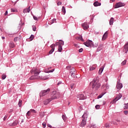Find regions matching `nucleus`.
<instances>
[{
	"instance_id": "1",
	"label": "nucleus",
	"mask_w": 128,
	"mask_h": 128,
	"mask_svg": "<svg viewBox=\"0 0 128 128\" xmlns=\"http://www.w3.org/2000/svg\"><path fill=\"white\" fill-rule=\"evenodd\" d=\"M60 96V94L56 92V91H54L52 92V95H51V98L47 99L45 100L44 102V104L45 105L48 104L52 100H56Z\"/></svg>"
},
{
	"instance_id": "2",
	"label": "nucleus",
	"mask_w": 128,
	"mask_h": 128,
	"mask_svg": "<svg viewBox=\"0 0 128 128\" xmlns=\"http://www.w3.org/2000/svg\"><path fill=\"white\" fill-rule=\"evenodd\" d=\"M92 88L94 90H98L100 88V83L97 79H94L92 82Z\"/></svg>"
},
{
	"instance_id": "3",
	"label": "nucleus",
	"mask_w": 128,
	"mask_h": 128,
	"mask_svg": "<svg viewBox=\"0 0 128 128\" xmlns=\"http://www.w3.org/2000/svg\"><path fill=\"white\" fill-rule=\"evenodd\" d=\"M88 112H85L84 113V114L82 116V122L80 124V126H82V128H84L86 124V120H88Z\"/></svg>"
},
{
	"instance_id": "4",
	"label": "nucleus",
	"mask_w": 128,
	"mask_h": 128,
	"mask_svg": "<svg viewBox=\"0 0 128 128\" xmlns=\"http://www.w3.org/2000/svg\"><path fill=\"white\" fill-rule=\"evenodd\" d=\"M84 44L87 46L88 48H96L98 46V43H96L95 44H94V42L92 40H88L86 42L84 43Z\"/></svg>"
},
{
	"instance_id": "5",
	"label": "nucleus",
	"mask_w": 128,
	"mask_h": 128,
	"mask_svg": "<svg viewBox=\"0 0 128 128\" xmlns=\"http://www.w3.org/2000/svg\"><path fill=\"white\" fill-rule=\"evenodd\" d=\"M50 92V88H48L46 90H42L40 93V96H44L48 94Z\"/></svg>"
},
{
	"instance_id": "6",
	"label": "nucleus",
	"mask_w": 128,
	"mask_h": 128,
	"mask_svg": "<svg viewBox=\"0 0 128 128\" xmlns=\"http://www.w3.org/2000/svg\"><path fill=\"white\" fill-rule=\"evenodd\" d=\"M116 88L118 92V90H120L122 88V84L120 83V80L117 82Z\"/></svg>"
},
{
	"instance_id": "7",
	"label": "nucleus",
	"mask_w": 128,
	"mask_h": 128,
	"mask_svg": "<svg viewBox=\"0 0 128 128\" xmlns=\"http://www.w3.org/2000/svg\"><path fill=\"white\" fill-rule=\"evenodd\" d=\"M31 73L34 74V76H38L40 74V72H38V70L36 68H33L31 70Z\"/></svg>"
},
{
	"instance_id": "8",
	"label": "nucleus",
	"mask_w": 128,
	"mask_h": 128,
	"mask_svg": "<svg viewBox=\"0 0 128 128\" xmlns=\"http://www.w3.org/2000/svg\"><path fill=\"white\" fill-rule=\"evenodd\" d=\"M126 4L122 2H117L114 8H122V6H124Z\"/></svg>"
},
{
	"instance_id": "9",
	"label": "nucleus",
	"mask_w": 128,
	"mask_h": 128,
	"mask_svg": "<svg viewBox=\"0 0 128 128\" xmlns=\"http://www.w3.org/2000/svg\"><path fill=\"white\" fill-rule=\"evenodd\" d=\"M123 52L125 54H127L128 52V42L125 44L124 46V49H123Z\"/></svg>"
},
{
	"instance_id": "10",
	"label": "nucleus",
	"mask_w": 128,
	"mask_h": 128,
	"mask_svg": "<svg viewBox=\"0 0 128 128\" xmlns=\"http://www.w3.org/2000/svg\"><path fill=\"white\" fill-rule=\"evenodd\" d=\"M122 98V94H119L117 96L114 100V102H118V100H120V98Z\"/></svg>"
},
{
	"instance_id": "11",
	"label": "nucleus",
	"mask_w": 128,
	"mask_h": 128,
	"mask_svg": "<svg viewBox=\"0 0 128 128\" xmlns=\"http://www.w3.org/2000/svg\"><path fill=\"white\" fill-rule=\"evenodd\" d=\"M18 124V120H16L14 122L9 124L10 126H16Z\"/></svg>"
},
{
	"instance_id": "12",
	"label": "nucleus",
	"mask_w": 128,
	"mask_h": 128,
	"mask_svg": "<svg viewBox=\"0 0 128 128\" xmlns=\"http://www.w3.org/2000/svg\"><path fill=\"white\" fill-rule=\"evenodd\" d=\"M82 26L84 30H88V24L87 22H84L82 24Z\"/></svg>"
},
{
	"instance_id": "13",
	"label": "nucleus",
	"mask_w": 128,
	"mask_h": 128,
	"mask_svg": "<svg viewBox=\"0 0 128 128\" xmlns=\"http://www.w3.org/2000/svg\"><path fill=\"white\" fill-rule=\"evenodd\" d=\"M78 98H80L79 100H86V97H84V94H79L78 96Z\"/></svg>"
},
{
	"instance_id": "14",
	"label": "nucleus",
	"mask_w": 128,
	"mask_h": 128,
	"mask_svg": "<svg viewBox=\"0 0 128 128\" xmlns=\"http://www.w3.org/2000/svg\"><path fill=\"white\" fill-rule=\"evenodd\" d=\"M106 38H108V31H106L103 35L102 37V40H106Z\"/></svg>"
},
{
	"instance_id": "15",
	"label": "nucleus",
	"mask_w": 128,
	"mask_h": 128,
	"mask_svg": "<svg viewBox=\"0 0 128 128\" xmlns=\"http://www.w3.org/2000/svg\"><path fill=\"white\" fill-rule=\"evenodd\" d=\"M95 68H96V64L90 66V72H92V70H94Z\"/></svg>"
},
{
	"instance_id": "16",
	"label": "nucleus",
	"mask_w": 128,
	"mask_h": 128,
	"mask_svg": "<svg viewBox=\"0 0 128 128\" xmlns=\"http://www.w3.org/2000/svg\"><path fill=\"white\" fill-rule=\"evenodd\" d=\"M30 12V6H29L27 8H25L23 12L24 14H26V12Z\"/></svg>"
},
{
	"instance_id": "17",
	"label": "nucleus",
	"mask_w": 128,
	"mask_h": 128,
	"mask_svg": "<svg viewBox=\"0 0 128 128\" xmlns=\"http://www.w3.org/2000/svg\"><path fill=\"white\" fill-rule=\"evenodd\" d=\"M102 4L100 2H98L96 1L94 3V6H101Z\"/></svg>"
},
{
	"instance_id": "18",
	"label": "nucleus",
	"mask_w": 128,
	"mask_h": 128,
	"mask_svg": "<svg viewBox=\"0 0 128 128\" xmlns=\"http://www.w3.org/2000/svg\"><path fill=\"white\" fill-rule=\"evenodd\" d=\"M73 70H74V72H70L71 76L72 78H76V70H74V68Z\"/></svg>"
},
{
	"instance_id": "19",
	"label": "nucleus",
	"mask_w": 128,
	"mask_h": 128,
	"mask_svg": "<svg viewBox=\"0 0 128 128\" xmlns=\"http://www.w3.org/2000/svg\"><path fill=\"white\" fill-rule=\"evenodd\" d=\"M76 40H81L82 42H84V40L82 38V36H77L76 38Z\"/></svg>"
},
{
	"instance_id": "20",
	"label": "nucleus",
	"mask_w": 128,
	"mask_h": 128,
	"mask_svg": "<svg viewBox=\"0 0 128 128\" xmlns=\"http://www.w3.org/2000/svg\"><path fill=\"white\" fill-rule=\"evenodd\" d=\"M104 66H102V68H100L98 71V74H102V72H104Z\"/></svg>"
},
{
	"instance_id": "21",
	"label": "nucleus",
	"mask_w": 128,
	"mask_h": 128,
	"mask_svg": "<svg viewBox=\"0 0 128 128\" xmlns=\"http://www.w3.org/2000/svg\"><path fill=\"white\" fill-rule=\"evenodd\" d=\"M102 50V44H100L98 46V48H97V52H100Z\"/></svg>"
},
{
	"instance_id": "22",
	"label": "nucleus",
	"mask_w": 128,
	"mask_h": 128,
	"mask_svg": "<svg viewBox=\"0 0 128 128\" xmlns=\"http://www.w3.org/2000/svg\"><path fill=\"white\" fill-rule=\"evenodd\" d=\"M62 46L58 45V51L59 52H62Z\"/></svg>"
},
{
	"instance_id": "23",
	"label": "nucleus",
	"mask_w": 128,
	"mask_h": 128,
	"mask_svg": "<svg viewBox=\"0 0 128 128\" xmlns=\"http://www.w3.org/2000/svg\"><path fill=\"white\" fill-rule=\"evenodd\" d=\"M114 24V18H111L110 20V25L112 26Z\"/></svg>"
},
{
	"instance_id": "24",
	"label": "nucleus",
	"mask_w": 128,
	"mask_h": 128,
	"mask_svg": "<svg viewBox=\"0 0 128 128\" xmlns=\"http://www.w3.org/2000/svg\"><path fill=\"white\" fill-rule=\"evenodd\" d=\"M9 46L10 48H14V42H12L9 44Z\"/></svg>"
},
{
	"instance_id": "25",
	"label": "nucleus",
	"mask_w": 128,
	"mask_h": 128,
	"mask_svg": "<svg viewBox=\"0 0 128 128\" xmlns=\"http://www.w3.org/2000/svg\"><path fill=\"white\" fill-rule=\"evenodd\" d=\"M10 10L12 12H18V10L16 8H11Z\"/></svg>"
},
{
	"instance_id": "26",
	"label": "nucleus",
	"mask_w": 128,
	"mask_h": 128,
	"mask_svg": "<svg viewBox=\"0 0 128 128\" xmlns=\"http://www.w3.org/2000/svg\"><path fill=\"white\" fill-rule=\"evenodd\" d=\"M62 12H63V14H66V8H64V6L62 7Z\"/></svg>"
},
{
	"instance_id": "27",
	"label": "nucleus",
	"mask_w": 128,
	"mask_h": 128,
	"mask_svg": "<svg viewBox=\"0 0 128 128\" xmlns=\"http://www.w3.org/2000/svg\"><path fill=\"white\" fill-rule=\"evenodd\" d=\"M59 46H62L64 44V42L62 40H60Z\"/></svg>"
},
{
	"instance_id": "28",
	"label": "nucleus",
	"mask_w": 128,
	"mask_h": 128,
	"mask_svg": "<svg viewBox=\"0 0 128 128\" xmlns=\"http://www.w3.org/2000/svg\"><path fill=\"white\" fill-rule=\"evenodd\" d=\"M34 34H32L30 37L29 40L30 41H32V40H34Z\"/></svg>"
},
{
	"instance_id": "29",
	"label": "nucleus",
	"mask_w": 128,
	"mask_h": 128,
	"mask_svg": "<svg viewBox=\"0 0 128 128\" xmlns=\"http://www.w3.org/2000/svg\"><path fill=\"white\" fill-rule=\"evenodd\" d=\"M22 100H20L18 103V106L20 108L22 106Z\"/></svg>"
},
{
	"instance_id": "30",
	"label": "nucleus",
	"mask_w": 128,
	"mask_h": 128,
	"mask_svg": "<svg viewBox=\"0 0 128 128\" xmlns=\"http://www.w3.org/2000/svg\"><path fill=\"white\" fill-rule=\"evenodd\" d=\"M6 74H2V80H6Z\"/></svg>"
},
{
	"instance_id": "31",
	"label": "nucleus",
	"mask_w": 128,
	"mask_h": 128,
	"mask_svg": "<svg viewBox=\"0 0 128 128\" xmlns=\"http://www.w3.org/2000/svg\"><path fill=\"white\" fill-rule=\"evenodd\" d=\"M126 64V60H124L122 63L121 64L122 66H125Z\"/></svg>"
},
{
	"instance_id": "32",
	"label": "nucleus",
	"mask_w": 128,
	"mask_h": 128,
	"mask_svg": "<svg viewBox=\"0 0 128 128\" xmlns=\"http://www.w3.org/2000/svg\"><path fill=\"white\" fill-rule=\"evenodd\" d=\"M124 110H128V103H127V104H124Z\"/></svg>"
},
{
	"instance_id": "33",
	"label": "nucleus",
	"mask_w": 128,
	"mask_h": 128,
	"mask_svg": "<svg viewBox=\"0 0 128 128\" xmlns=\"http://www.w3.org/2000/svg\"><path fill=\"white\" fill-rule=\"evenodd\" d=\"M54 52V48H52L51 50L49 52V54H52Z\"/></svg>"
},
{
	"instance_id": "34",
	"label": "nucleus",
	"mask_w": 128,
	"mask_h": 128,
	"mask_svg": "<svg viewBox=\"0 0 128 128\" xmlns=\"http://www.w3.org/2000/svg\"><path fill=\"white\" fill-rule=\"evenodd\" d=\"M56 20L55 18L52 19L51 22H50L51 24H54V22H56Z\"/></svg>"
},
{
	"instance_id": "35",
	"label": "nucleus",
	"mask_w": 128,
	"mask_h": 128,
	"mask_svg": "<svg viewBox=\"0 0 128 128\" xmlns=\"http://www.w3.org/2000/svg\"><path fill=\"white\" fill-rule=\"evenodd\" d=\"M30 111H28V112L26 113V116L28 118V116H30Z\"/></svg>"
},
{
	"instance_id": "36",
	"label": "nucleus",
	"mask_w": 128,
	"mask_h": 128,
	"mask_svg": "<svg viewBox=\"0 0 128 128\" xmlns=\"http://www.w3.org/2000/svg\"><path fill=\"white\" fill-rule=\"evenodd\" d=\"M62 120L64 121V122H66V116H64V115H62Z\"/></svg>"
},
{
	"instance_id": "37",
	"label": "nucleus",
	"mask_w": 128,
	"mask_h": 128,
	"mask_svg": "<svg viewBox=\"0 0 128 128\" xmlns=\"http://www.w3.org/2000/svg\"><path fill=\"white\" fill-rule=\"evenodd\" d=\"M50 48H56V44H52L50 46Z\"/></svg>"
},
{
	"instance_id": "38",
	"label": "nucleus",
	"mask_w": 128,
	"mask_h": 128,
	"mask_svg": "<svg viewBox=\"0 0 128 128\" xmlns=\"http://www.w3.org/2000/svg\"><path fill=\"white\" fill-rule=\"evenodd\" d=\"M100 106L98 104L95 106V108H96V110H100Z\"/></svg>"
},
{
	"instance_id": "39",
	"label": "nucleus",
	"mask_w": 128,
	"mask_h": 128,
	"mask_svg": "<svg viewBox=\"0 0 128 128\" xmlns=\"http://www.w3.org/2000/svg\"><path fill=\"white\" fill-rule=\"evenodd\" d=\"M103 86H104L106 88V90H108V88H110V86L108 84H106V85H104Z\"/></svg>"
},
{
	"instance_id": "40",
	"label": "nucleus",
	"mask_w": 128,
	"mask_h": 128,
	"mask_svg": "<svg viewBox=\"0 0 128 128\" xmlns=\"http://www.w3.org/2000/svg\"><path fill=\"white\" fill-rule=\"evenodd\" d=\"M32 30L34 32H36V26H32Z\"/></svg>"
},
{
	"instance_id": "41",
	"label": "nucleus",
	"mask_w": 128,
	"mask_h": 128,
	"mask_svg": "<svg viewBox=\"0 0 128 128\" xmlns=\"http://www.w3.org/2000/svg\"><path fill=\"white\" fill-rule=\"evenodd\" d=\"M33 112L34 114H36V110H32H32H30V112Z\"/></svg>"
},
{
	"instance_id": "42",
	"label": "nucleus",
	"mask_w": 128,
	"mask_h": 128,
	"mask_svg": "<svg viewBox=\"0 0 128 128\" xmlns=\"http://www.w3.org/2000/svg\"><path fill=\"white\" fill-rule=\"evenodd\" d=\"M42 124L44 128H45L46 126V122H44Z\"/></svg>"
},
{
	"instance_id": "43",
	"label": "nucleus",
	"mask_w": 128,
	"mask_h": 128,
	"mask_svg": "<svg viewBox=\"0 0 128 128\" xmlns=\"http://www.w3.org/2000/svg\"><path fill=\"white\" fill-rule=\"evenodd\" d=\"M106 128H110V124L106 123L105 124Z\"/></svg>"
},
{
	"instance_id": "44",
	"label": "nucleus",
	"mask_w": 128,
	"mask_h": 128,
	"mask_svg": "<svg viewBox=\"0 0 128 128\" xmlns=\"http://www.w3.org/2000/svg\"><path fill=\"white\" fill-rule=\"evenodd\" d=\"M84 50V49L82 48H80L79 50H78V52H82V51Z\"/></svg>"
},
{
	"instance_id": "45",
	"label": "nucleus",
	"mask_w": 128,
	"mask_h": 128,
	"mask_svg": "<svg viewBox=\"0 0 128 128\" xmlns=\"http://www.w3.org/2000/svg\"><path fill=\"white\" fill-rule=\"evenodd\" d=\"M18 37H16L14 38V42H18Z\"/></svg>"
},
{
	"instance_id": "46",
	"label": "nucleus",
	"mask_w": 128,
	"mask_h": 128,
	"mask_svg": "<svg viewBox=\"0 0 128 128\" xmlns=\"http://www.w3.org/2000/svg\"><path fill=\"white\" fill-rule=\"evenodd\" d=\"M34 20H38V17L36 16H34Z\"/></svg>"
},
{
	"instance_id": "47",
	"label": "nucleus",
	"mask_w": 128,
	"mask_h": 128,
	"mask_svg": "<svg viewBox=\"0 0 128 128\" xmlns=\"http://www.w3.org/2000/svg\"><path fill=\"white\" fill-rule=\"evenodd\" d=\"M102 96H104V94H102V95H99L98 96V98H102Z\"/></svg>"
},
{
	"instance_id": "48",
	"label": "nucleus",
	"mask_w": 128,
	"mask_h": 128,
	"mask_svg": "<svg viewBox=\"0 0 128 128\" xmlns=\"http://www.w3.org/2000/svg\"><path fill=\"white\" fill-rule=\"evenodd\" d=\"M6 118H8V116L6 115L4 116V120H6Z\"/></svg>"
},
{
	"instance_id": "49",
	"label": "nucleus",
	"mask_w": 128,
	"mask_h": 128,
	"mask_svg": "<svg viewBox=\"0 0 128 128\" xmlns=\"http://www.w3.org/2000/svg\"><path fill=\"white\" fill-rule=\"evenodd\" d=\"M57 4L58 6H62V2H58Z\"/></svg>"
},
{
	"instance_id": "50",
	"label": "nucleus",
	"mask_w": 128,
	"mask_h": 128,
	"mask_svg": "<svg viewBox=\"0 0 128 128\" xmlns=\"http://www.w3.org/2000/svg\"><path fill=\"white\" fill-rule=\"evenodd\" d=\"M62 84V81H60L58 83V85L60 86V84Z\"/></svg>"
},
{
	"instance_id": "51",
	"label": "nucleus",
	"mask_w": 128,
	"mask_h": 128,
	"mask_svg": "<svg viewBox=\"0 0 128 128\" xmlns=\"http://www.w3.org/2000/svg\"><path fill=\"white\" fill-rule=\"evenodd\" d=\"M128 110L124 111V114H126V116L128 114Z\"/></svg>"
},
{
	"instance_id": "52",
	"label": "nucleus",
	"mask_w": 128,
	"mask_h": 128,
	"mask_svg": "<svg viewBox=\"0 0 128 128\" xmlns=\"http://www.w3.org/2000/svg\"><path fill=\"white\" fill-rule=\"evenodd\" d=\"M54 72V69H52V70H50V72Z\"/></svg>"
},
{
	"instance_id": "53",
	"label": "nucleus",
	"mask_w": 128,
	"mask_h": 128,
	"mask_svg": "<svg viewBox=\"0 0 128 128\" xmlns=\"http://www.w3.org/2000/svg\"><path fill=\"white\" fill-rule=\"evenodd\" d=\"M59 45H60V42H56V43L55 46H59Z\"/></svg>"
},
{
	"instance_id": "54",
	"label": "nucleus",
	"mask_w": 128,
	"mask_h": 128,
	"mask_svg": "<svg viewBox=\"0 0 128 128\" xmlns=\"http://www.w3.org/2000/svg\"><path fill=\"white\" fill-rule=\"evenodd\" d=\"M66 68L67 70H70V66H67Z\"/></svg>"
},
{
	"instance_id": "55",
	"label": "nucleus",
	"mask_w": 128,
	"mask_h": 128,
	"mask_svg": "<svg viewBox=\"0 0 128 128\" xmlns=\"http://www.w3.org/2000/svg\"><path fill=\"white\" fill-rule=\"evenodd\" d=\"M48 128H52V125H50V124H48Z\"/></svg>"
},
{
	"instance_id": "56",
	"label": "nucleus",
	"mask_w": 128,
	"mask_h": 128,
	"mask_svg": "<svg viewBox=\"0 0 128 128\" xmlns=\"http://www.w3.org/2000/svg\"><path fill=\"white\" fill-rule=\"evenodd\" d=\"M70 88H74V84H72L70 85Z\"/></svg>"
},
{
	"instance_id": "57",
	"label": "nucleus",
	"mask_w": 128,
	"mask_h": 128,
	"mask_svg": "<svg viewBox=\"0 0 128 128\" xmlns=\"http://www.w3.org/2000/svg\"><path fill=\"white\" fill-rule=\"evenodd\" d=\"M4 16H8V11H6L4 13Z\"/></svg>"
},
{
	"instance_id": "58",
	"label": "nucleus",
	"mask_w": 128,
	"mask_h": 128,
	"mask_svg": "<svg viewBox=\"0 0 128 128\" xmlns=\"http://www.w3.org/2000/svg\"><path fill=\"white\" fill-rule=\"evenodd\" d=\"M2 40H4L6 38H4V36H2Z\"/></svg>"
},
{
	"instance_id": "59",
	"label": "nucleus",
	"mask_w": 128,
	"mask_h": 128,
	"mask_svg": "<svg viewBox=\"0 0 128 128\" xmlns=\"http://www.w3.org/2000/svg\"><path fill=\"white\" fill-rule=\"evenodd\" d=\"M112 2H114L116 1V0H110Z\"/></svg>"
},
{
	"instance_id": "60",
	"label": "nucleus",
	"mask_w": 128,
	"mask_h": 128,
	"mask_svg": "<svg viewBox=\"0 0 128 128\" xmlns=\"http://www.w3.org/2000/svg\"><path fill=\"white\" fill-rule=\"evenodd\" d=\"M32 78H33V76H31L30 78V80H32Z\"/></svg>"
},
{
	"instance_id": "61",
	"label": "nucleus",
	"mask_w": 128,
	"mask_h": 128,
	"mask_svg": "<svg viewBox=\"0 0 128 128\" xmlns=\"http://www.w3.org/2000/svg\"><path fill=\"white\" fill-rule=\"evenodd\" d=\"M24 122V120H22V122Z\"/></svg>"
},
{
	"instance_id": "62",
	"label": "nucleus",
	"mask_w": 128,
	"mask_h": 128,
	"mask_svg": "<svg viewBox=\"0 0 128 128\" xmlns=\"http://www.w3.org/2000/svg\"><path fill=\"white\" fill-rule=\"evenodd\" d=\"M12 112V110H10V112Z\"/></svg>"
},
{
	"instance_id": "63",
	"label": "nucleus",
	"mask_w": 128,
	"mask_h": 128,
	"mask_svg": "<svg viewBox=\"0 0 128 128\" xmlns=\"http://www.w3.org/2000/svg\"><path fill=\"white\" fill-rule=\"evenodd\" d=\"M97 34H100L99 32H97Z\"/></svg>"
}]
</instances>
